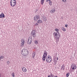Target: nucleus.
Listing matches in <instances>:
<instances>
[{"label":"nucleus","instance_id":"7ed1b4c3","mask_svg":"<svg viewBox=\"0 0 77 77\" xmlns=\"http://www.w3.org/2000/svg\"><path fill=\"white\" fill-rule=\"evenodd\" d=\"M46 61L48 63H50L51 62V57L50 56H50H48L46 58Z\"/></svg>","mask_w":77,"mask_h":77},{"label":"nucleus","instance_id":"f257e3e1","mask_svg":"<svg viewBox=\"0 0 77 77\" xmlns=\"http://www.w3.org/2000/svg\"><path fill=\"white\" fill-rule=\"evenodd\" d=\"M53 35H54V37L56 39V41H59V38H60V33L58 32H54L53 34Z\"/></svg>","mask_w":77,"mask_h":77},{"label":"nucleus","instance_id":"5701e85b","mask_svg":"<svg viewBox=\"0 0 77 77\" xmlns=\"http://www.w3.org/2000/svg\"><path fill=\"white\" fill-rule=\"evenodd\" d=\"M3 57H4V56H0V60H1V59H3Z\"/></svg>","mask_w":77,"mask_h":77},{"label":"nucleus","instance_id":"423d86ee","mask_svg":"<svg viewBox=\"0 0 77 77\" xmlns=\"http://www.w3.org/2000/svg\"><path fill=\"white\" fill-rule=\"evenodd\" d=\"M31 35L32 36H33L34 38H35L36 36V31L35 30H33L32 31Z\"/></svg>","mask_w":77,"mask_h":77},{"label":"nucleus","instance_id":"c85d7f7f","mask_svg":"<svg viewBox=\"0 0 77 77\" xmlns=\"http://www.w3.org/2000/svg\"><path fill=\"white\" fill-rule=\"evenodd\" d=\"M13 1V0H12V2ZM14 2H15L16 3H17V2H16V0H13Z\"/></svg>","mask_w":77,"mask_h":77},{"label":"nucleus","instance_id":"b1692460","mask_svg":"<svg viewBox=\"0 0 77 77\" xmlns=\"http://www.w3.org/2000/svg\"><path fill=\"white\" fill-rule=\"evenodd\" d=\"M39 24L38 23H36L35 24V26H38Z\"/></svg>","mask_w":77,"mask_h":77},{"label":"nucleus","instance_id":"ea45409f","mask_svg":"<svg viewBox=\"0 0 77 77\" xmlns=\"http://www.w3.org/2000/svg\"><path fill=\"white\" fill-rule=\"evenodd\" d=\"M54 77H57V76H54Z\"/></svg>","mask_w":77,"mask_h":77},{"label":"nucleus","instance_id":"f3484780","mask_svg":"<svg viewBox=\"0 0 77 77\" xmlns=\"http://www.w3.org/2000/svg\"><path fill=\"white\" fill-rule=\"evenodd\" d=\"M41 5H44V0H41Z\"/></svg>","mask_w":77,"mask_h":77},{"label":"nucleus","instance_id":"6e6552de","mask_svg":"<svg viewBox=\"0 0 77 77\" xmlns=\"http://www.w3.org/2000/svg\"><path fill=\"white\" fill-rule=\"evenodd\" d=\"M71 68L73 70L77 68L76 64L74 63L72 64L71 66Z\"/></svg>","mask_w":77,"mask_h":77},{"label":"nucleus","instance_id":"20e7f679","mask_svg":"<svg viewBox=\"0 0 77 77\" xmlns=\"http://www.w3.org/2000/svg\"><path fill=\"white\" fill-rule=\"evenodd\" d=\"M32 42V36H29L28 38L27 42L28 44H30Z\"/></svg>","mask_w":77,"mask_h":77},{"label":"nucleus","instance_id":"412c9836","mask_svg":"<svg viewBox=\"0 0 77 77\" xmlns=\"http://www.w3.org/2000/svg\"><path fill=\"white\" fill-rule=\"evenodd\" d=\"M69 73L68 72L67 73H66V77H69Z\"/></svg>","mask_w":77,"mask_h":77},{"label":"nucleus","instance_id":"aec40b11","mask_svg":"<svg viewBox=\"0 0 77 77\" xmlns=\"http://www.w3.org/2000/svg\"><path fill=\"white\" fill-rule=\"evenodd\" d=\"M11 75L13 77H15V73L14 72H13Z\"/></svg>","mask_w":77,"mask_h":77},{"label":"nucleus","instance_id":"58836bf2","mask_svg":"<svg viewBox=\"0 0 77 77\" xmlns=\"http://www.w3.org/2000/svg\"><path fill=\"white\" fill-rule=\"evenodd\" d=\"M0 77H1V73H0Z\"/></svg>","mask_w":77,"mask_h":77},{"label":"nucleus","instance_id":"bb28decb","mask_svg":"<svg viewBox=\"0 0 77 77\" xmlns=\"http://www.w3.org/2000/svg\"><path fill=\"white\" fill-rule=\"evenodd\" d=\"M49 3L50 4V6H51L52 5V2H51V1L50 2H49Z\"/></svg>","mask_w":77,"mask_h":77},{"label":"nucleus","instance_id":"f8f14e48","mask_svg":"<svg viewBox=\"0 0 77 77\" xmlns=\"http://www.w3.org/2000/svg\"><path fill=\"white\" fill-rule=\"evenodd\" d=\"M36 54V53L35 52H33L32 54V57L33 59L35 58V55Z\"/></svg>","mask_w":77,"mask_h":77},{"label":"nucleus","instance_id":"f03ea898","mask_svg":"<svg viewBox=\"0 0 77 77\" xmlns=\"http://www.w3.org/2000/svg\"><path fill=\"white\" fill-rule=\"evenodd\" d=\"M21 54L24 56H26L29 54V51L27 49H23L22 50Z\"/></svg>","mask_w":77,"mask_h":77},{"label":"nucleus","instance_id":"cd10ccee","mask_svg":"<svg viewBox=\"0 0 77 77\" xmlns=\"http://www.w3.org/2000/svg\"><path fill=\"white\" fill-rule=\"evenodd\" d=\"M7 65H9V61H7Z\"/></svg>","mask_w":77,"mask_h":77},{"label":"nucleus","instance_id":"f704fd0d","mask_svg":"<svg viewBox=\"0 0 77 77\" xmlns=\"http://www.w3.org/2000/svg\"><path fill=\"white\" fill-rule=\"evenodd\" d=\"M49 1V0H46V2H48V1Z\"/></svg>","mask_w":77,"mask_h":77},{"label":"nucleus","instance_id":"a19ab883","mask_svg":"<svg viewBox=\"0 0 77 77\" xmlns=\"http://www.w3.org/2000/svg\"><path fill=\"white\" fill-rule=\"evenodd\" d=\"M49 2H50V0H49Z\"/></svg>","mask_w":77,"mask_h":77},{"label":"nucleus","instance_id":"9d476101","mask_svg":"<svg viewBox=\"0 0 77 77\" xmlns=\"http://www.w3.org/2000/svg\"><path fill=\"white\" fill-rule=\"evenodd\" d=\"M5 16L3 13H2L0 15V18H5Z\"/></svg>","mask_w":77,"mask_h":77},{"label":"nucleus","instance_id":"ddd939ff","mask_svg":"<svg viewBox=\"0 0 77 77\" xmlns=\"http://www.w3.org/2000/svg\"><path fill=\"white\" fill-rule=\"evenodd\" d=\"M22 70L23 72H26L27 71V69L24 67L22 68Z\"/></svg>","mask_w":77,"mask_h":77},{"label":"nucleus","instance_id":"a211bd4d","mask_svg":"<svg viewBox=\"0 0 77 77\" xmlns=\"http://www.w3.org/2000/svg\"><path fill=\"white\" fill-rule=\"evenodd\" d=\"M61 69H62L63 70H64L65 69V66L64 65H63L62 66Z\"/></svg>","mask_w":77,"mask_h":77},{"label":"nucleus","instance_id":"72a5a7b5","mask_svg":"<svg viewBox=\"0 0 77 77\" xmlns=\"http://www.w3.org/2000/svg\"><path fill=\"white\" fill-rule=\"evenodd\" d=\"M51 77H54V75H53L52 76H51Z\"/></svg>","mask_w":77,"mask_h":77},{"label":"nucleus","instance_id":"4be33fe9","mask_svg":"<svg viewBox=\"0 0 77 77\" xmlns=\"http://www.w3.org/2000/svg\"><path fill=\"white\" fill-rule=\"evenodd\" d=\"M43 19L44 20V21H46V20H47V18L45 17H43Z\"/></svg>","mask_w":77,"mask_h":77},{"label":"nucleus","instance_id":"c756f323","mask_svg":"<svg viewBox=\"0 0 77 77\" xmlns=\"http://www.w3.org/2000/svg\"><path fill=\"white\" fill-rule=\"evenodd\" d=\"M50 75V76H52V75H54L53 74H52V73H51Z\"/></svg>","mask_w":77,"mask_h":77},{"label":"nucleus","instance_id":"4468645a","mask_svg":"<svg viewBox=\"0 0 77 77\" xmlns=\"http://www.w3.org/2000/svg\"><path fill=\"white\" fill-rule=\"evenodd\" d=\"M56 12V10L54 9H51V13H54Z\"/></svg>","mask_w":77,"mask_h":77},{"label":"nucleus","instance_id":"c9c22d12","mask_svg":"<svg viewBox=\"0 0 77 77\" xmlns=\"http://www.w3.org/2000/svg\"><path fill=\"white\" fill-rule=\"evenodd\" d=\"M38 11V9H37L36 10V11Z\"/></svg>","mask_w":77,"mask_h":77},{"label":"nucleus","instance_id":"e433bc0d","mask_svg":"<svg viewBox=\"0 0 77 77\" xmlns=\"http://www.w3.org/2000/svg\"><path fill=\"white\" fill-rule=\"evenodd\" d=\"M48 77H51V76H50V75H49L48 76Z\"/></svg>","mask_w":77,"mask_h":77},{"label":"nucleus","instance_id":"4c0bfd02","mask_svg":"<svg viewBox=\"0 0 77 77\" xmlns=\"http://www.w3.org/2000/svg\"><path fill=\"white\" fill-rule=\"evenodd\" d=\"M57 60L55 61V62H57Z\"/></svg>","mask_w":77,"mask_h":77},{"label":"nucleus","instance_id":"a878e982","mask_svg":"<svg viewBox=\"0 0 77 77\" xmlns=\"http://www.w3.org/2000/svg\"><path fill=\"white\" fill-rule=\"evenodd\" d=\"M35 44H38V41L35 40L34 41Z\"/></svg>","mask_w":77,"mask_h":77},{"label":"nucleus","instance_id":"2f4dec72","mask_svg":"<svg viewBox=\"0 0 77 77\" xmlns=\"http://www.w3.org/2000/svg\"><path fill=\"white\" fill-rule=\"evenodd\" d=\"M65 27H68V25L67 24L65 25Z\"/></svg>","mask_w":77,"mask_h":77},{"label":"nucleus","instance_id":"6ab92c4d","mask_svg":"<svg viewBox=\"0 0 77 77\" xmlns=\"http://www.w3.org/2000/svg\"><path fill=\"white\" fill-rule=\"evenodd\" d=\"M61 29H62V30L64 31V32H65L66 31V29H65V28L63 27H61Z\"/></svg>","mask_w":77,"mask_h":77},{"label":"nucleus","instance_id":"7c9ffc66","mask_svg":"<svg viewBox=\"0 0 77 77\" xmlns=\"http://www.w3.org/2000/svg\"><path fill=\"white\" fill-rule=\"evenodd\" d=\"M63 2H66V0H62Z\"/></svg>","mask_w":77,"mask_h":77},{"label":"nucleus","instance_id":"dca6fc26","mask_svg":"<svg viewBox=\"0 0 77 77\" xmlns=\"http://www.w3.org/2000/svg\"><path fill=\"white\" fill-rule=\"evenodd\" d=\"M46 57H46L45 56H44L43 55V57H42V60H44V61L45 60V58H46Z\"/></svg>","mask_w":77,"mask_h":77},{"label":"nucleus","instance_id":"39448f33","mask_svg":"<svg viewBox=\"0 0 77 77\" xmlns=\"http://www.w3.org/2000/svg\"><path fill=\"white\" fill-rule=\"evenodd\" d=\"M12 0H11L10 5L11 6H12V7H14V6H15V5H16L17 3L15 2L12 1Z\"/></svg>","mask_w":77,"mask_h":77},{"label":"nucleus","instance_id":"473e14b6","mask_svg":"<svg viewBox=\"0 0 77 77\" xmlns=\"http://www.w3.org/2000/svg\"><path fill=\"white\" fill-rule=\"evenodd\" d=\"M56 59H57V60H59V59L58 58V57H56Z\"/></svg>","mask_w":77,"mask_h":77},{"label":"nucleus","instance_id":"9b49d317","mask_svg":"<svg viewBox=\"0 0 77 77\" xmlns=\"http://www.w3.org/2000/svg\"><path fill=\"white\" fill-rule=\"evenodd\" d=\"M47 54H48V53H47V52L46 51H44L43 56L47 57Z\"/></svg>","mask_w":77,"mask_h":77},{"label":"nucleus","instance_id":"1a4fd4ad","mask_svg":"<svg viewBox=\"0 0 77 77\" xmlns=\"http://www.w3.org/2000/svg\"><path fill=\"white\" fill-rule=\"evenodd\" d=\"M21 41L22 42V43H21L20 47H23L24 46V45L25 44V42L24 41V40L23 39H21Z\"/></svg>","mask_w":77,"mask_h":77},{"label":"nucleus","instance_id":"393cba45","mask_svg":"<svg viewBox=\"0 0 77 77\" xmlns=\"http://www.w3.org/2000/svg\"><path fill=\"white\" fill-rule=\"evenodd\" d=\"M55 30L56 32H59V29H55Z\"/></svg>","mask_w":77,"mask_h":77},{"label":"nucleus","instance_id":"2eb2a0df","mask_svg":"<svg viewBox=\"0 0 77 77\" xmlns=\"http://www.w3.org/2000/svg\"><path fill=\"white\" fill-rule=\"evenodd\" d=\"M42 23V21L41 20H38L37 21V23L38 24H41V23Z\"/></svg>","mask_w":77,"mask_h":77},{"label":"nucleus","instance_id":"0eeeda50","mask_svg":"<svg viewBox=\"0 0 77 77\" xmlns=\"http://www.w3.org/2000/svg\"><path fill=\"white\" fill-rule=\"evenodd\" d=\"M40 18V17H39V16L36 15L34 17V21H38V19Z\"/></svg>","mask_w":77,"mask_h":77}]
</instances>
